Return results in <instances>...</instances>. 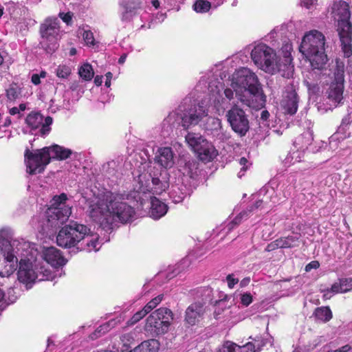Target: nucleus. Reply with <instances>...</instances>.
Returning <instances> with one entry per match:
<instances>
[{
	"label": "nucleus",
	"mask_w": 352,
	"mask_h": 352,
	"mask_svg": "<svg viewBox=\"0 0 352 352\" xmlns=\"http://www.w3.org/2000/svg\"><path fill=\"white\" fill-rule=\"evenodd\" d=\"M14 232L10 228L0 229V257L3 258L0 271L2 278H9L19 267L18 280L26 285L35 280H53L55 275L47 267L65 265L67 260L59 250L50 247L38 255L29 241L14 239Z\"/></svg>",
	"instance_id": "1"
},
{
	"label": "nucleus",
	"mask_w": 352,
	"mask_h": 352,
	"mask_svg": "<svg viewBox=\"0 0 352 352\" xmlns=\"http://www.w3.org/2000/svg\"><path fill=\"white\" fill-rule=\"evenodd\" d=\"M123 199L122 195L107 190H98L86 200V212L103 228H109L116 222L128 223L135 212Z\"/></svg>",
	"instance_id": "2"
},
{
	"label": "nucleus",
	"mask_w": 352,
	"mask_h": 352,
	"mask_svg": "<svg viewBox=\"0 0 352 352\" xmlns=\"http://www.w3.org/2000/svg\"><path fill=\"white\" fill-rule=\"evenodd\" d=\"M155 161L162 168H159L151 164H146V172L138 175L139 183L143 192H153L160 195L168 188V177L166 169L170 168L175 164L174 153L170 147H161L157 149Z\"/></svg>",
	"instance_id": "3"
},
{
	"label": "nucleus",
	"mask_w": 352,
	"mask_h": 352,
	"mask_svg": "<svg viewBox=\"0 0 352 352\" xmlns=\"http://www.w3.org/2000/svg\"><path fill=\"white\" fill-rule=\"evenodd\" d=\"M231 86L239 100L252 108H258L265 102V97L256 75L243 67L232 75Z\"/></svg>",
	"instance_id": "4"
},
{
	"label": "nucleus",
	"mask_w": 352,
	"mask_h": 352,
	"mask_svg": "<svg viewBox=\"0 0 352 352\" xmlns=\"http://www.w3.org/2000/svg\"><path fill=\"white\" fill-rule=\"evenodd\" d=\"M96 234H91L90 229L83 224L75 221L65 226L56 236L58 245L70 248L76 245L80 250L97 252L100 245Z\"/></svg>",
	"instance_id": "5"
},
{
	"label": "nucleus",
	"mask_w": 352,
	"mask_h": 352,
	"mask_svg": "<svg viewBox=\"0 0 352 352\" xmlns=\"http://www.w3.org/2000/svg\"><path fill=\"white\" fill-rule=\"evenodd\" d=\"M251 57L255 65L265 72L272 74L280 72L287 78L293 76L294 66L290 56H285L283 60H278L274 50L265 44L256 45L252 50Z\"/></svg>",
	"instance_id": "6"
},
{
	"label": "nucleus",
	"mask_w": 352,
	"mask_h": 352,
	"mask_svg": "<svg viewBox=\"0 0 352 352\" xmlns=\"http://www.w3.org/2000/svg\"><path fill=\"white\" fill-rule=\"evenodd\" d=\"M72 154V151L58 145L44 147L41 149L25 151V161L27 166V172L31 175L42 173L46 166L50 162V160H65Z\"/></svg>",
	"instance_id": "7"
},
{
	"label": "nucleus",
	"mask_w": 352,
	"mask_h": 352,
	"mask_svg": "<svg viewBox=\"0 0 352 352\" xmlns=\"http://www.w3.org/2000/svg\"><path fill=\"white\" fill-rule=\"evenodd\" d=\"M299 51L309 60L313 69H322L327 63L325 36L318 30H311L302 38Z\"/></svg>",
	"instance_id": "8"
},
{
	"label": "nucleus",
	"mask_w": 352,
	"mask_h": 352,
	"mask_svg": "<svg viewBox=\"0 0 352 352\" xmlns=\"http://www.w3.org/2000/svg\"><path fill=\"white\" fill-rule=\"evenodd\" d=\"M331 15L337 22V32L340 37L342 50L345 56L352 54V24L348 3L343 1H334Z\"/></svg>",
	"instance_id": "9"
},
{
	"label": "nucleus",
	"mask_w": 352,
	"mask_h": 352,
	"mask_svg": "<svg viewBox=\"0 0 352 352\" xmlns=\"http://www.w3.org/2000/svg\"><path fill=\"white\" fill-rule=\"evenodd\" d=\"M208 111L203 104H188V100L179 106L175 112H173L167 118V122H170L176 116L179 121V124L184 129L195 126L208 116Z\"/></svg>",
	"instance_id": "10"
},
{
	"label": "nucleus",
	"mask_w": 352,
	"mask_h": 352,
	"mask_svg": "<svg viewBox=\"0 0 352 352\" xmlns=\"http://www.w3.org/2000/svg\"><path fill=\"white\" fill-rule=\"evenodd\" d=\"M67 197L65 193L54 196L51 206L47 211V226L52 230L63 224L72 213V207L67 204Z\"/></svg>",
	"instance_id": "11"
},
{
	"label": "nucleus",
	"mask_w": 352,
	"mask_h": 352,
	"mask_svg": "<svg viewBox=\"0 0 352 352\" xmlns=\"http://www.w3.org/2000/svg\"><path fill=\"white\" fill-rule=\"evenodd\" d=\"M173 320L172 311L166 307H161L146 318L144 329L152 336L164 334L168 331Z\"/></svg>",
	"instance_id": "12"
},
{
	"label": "nucleus",
	"mask_w": 352,
	"mask_h": 352,
	"mask_svg": "<svg viewBox=\"0 0 352 352\" xmlns=\"http://www.w3.org/2000/svg\"><path fill=\"white\" fill-rule=\"evenodd\" d=\"M40 44L47 53L54 52L58 47L59 25L57 19H47L41 26Z\"/></svg>",
	"instance_id": "13"
},
{
	"label": "nucleus",
	"mask_w": 352,
	"mask_h": 352,
	"mask_svg": "<svg viewBox=\"0 0 352 352\" xmlns=\"http://www.w3.org/2000/svg\"><path fill=\"white\" fill-rule=\"evenodd\" d=\"M25 122L32 134L45 137L49 134L51 130L50 125L52 124V118L50 116L44 118L41 113H31L27 116Z\"/></svg>",
	"instance_id": "14"
},
{
	"label": "nucleus",
	"mask_w": 352,
	"mask_h": 352,
	"mask_svg": "<svg viewBox=\"0 0 352 352\" xmlns=\"http://www.w3.org/2000/svg\"><path fill=\"white\" fill-rule=\"evenodd\" d=\"M226 117L236 133L244 135L249 130V121L243 109L234 106L228 111Z\"/></svg>",
	"instance_id": "15"
},
{
	"label": "nucleus",
	"mask_w": 352,
	"mask_h": 352,
	"mask_svg": "<svg viewBox=\"0 0 352 352\" xmlns=\"http://www.w3.org/2000/svg\"><path fill=\"white\" fill-rule=\"evenodd\" d=\"M141 0H120V19L122 22L128 23L138 15V10L142 9Z\"/></svg>",
	"instance_id": "16"
},
{
	"label": "nucleus",
	"mask_w": 352,
	"mask_h": 352,
	"mask_svg": "<svg viewBox=\"0 0 352 352\" xmlns=\"http://www.w3.org/2000/svg\"><path fill=\"white\" fill-rule=\"evenodd\" d=\"M299 98L296 91V87L291 85L286 87L281 102V106L286 113L294 115L298 107Z\"/></svg>",
	"instance_id": "17"
},
{
	"label": "nucleus",
	"mask_w": 352,
	"mask_h": 352,
	"mask_svg": "<svg viewBox=\"0 0 352 352\" xmlns=\"http://www.w3.org/2000/svg\"><path fill=\"white\" fill-rule=\"evenodd\" d=\"M205 311L206 309L202 302H196L192 303L187 307L185 311V322L190 326L198 324L203 319Z\"/></svg>",
	"instance_id": "18"
},
{
	"label": "nucleus",
	"mask_w": 352,
	"mask_h": 352,
	"mask_svg": "<svg viewBox=\"0 0 352 352\" xmlns=\"http://www.w3.org/2000/svg\"><path fill=\"white\" fill-rule=\"evenodd\" d=\"M150 216L153 219H159L167 212V206L156 197L151 200Z\"/></svg>",
	"instance_id": "19"
},
{
	"label": "nucleus",
	"mask_w": 352,
	"mask_h": 352,
	"mask_svg": "<svg viewBox=\"0 0 352 352\" xmlns=\"http://www.w3.org/2000/svg\"><path fill=\"white\" fill-rule=\"evenodd\" d=\"M185 140L189 147L195 153L199 151L203 146V144H206V142H208L200 133L193 132L188 133L185 136Z\"/></svg>",
	"instance_id": "20"
},
{
	"label": "nucleus",
	"mask_w": 352,
	"mask_h": 352,
	"mask_svg": "<svg viewBox=\"0 0 352 352\" xmlns=\"http://www.w3.org/2000/svg\"><path fill=\"white\" fill-rule=\"evenodd\" d=\"M199 158L205 162L212 161L217 155V150L208 141L196 152Z\"/></svg>",
	"instance_id": "21"
},
{
	"label": "nucleus",
	"mask_w": 352,
	"mask_h": 352,
	"mask_svg": "<svg viewBox=\"0 0 352 352\" xmlns=\"http://www.w3.org/2000/svg\"><path fill=\"white\" fill-rule=\"evenodd\" d=\"M344 85L342 83L331 82L327 91V98L333 102L334 105L340 103L342 98Z\"/></svg>",
	"instance_id": "22"
},
{
	"label": "nucleus",
	"mask_w": 352,
	"mask_h": 352,
	"mask_svg": "<svg viewBox=\"0 0 352 352\" xmlns=\"http://www.w3.org/2000/svg\"><path fill=\"white\" fill-rule=\"evenodd\" d=\"M313 140V131L309 129L296 138L294 144L298 150L304 151L311 144Z\"/></svg>",
	"instance_id": "23"
},
{
	"label": "nucleus",
	"mask_w": 352,
	"mask_h": 352,
	"mask_svg": "<svg viewBox=\"0 0 352 352\" xmlns=\"http://www.w3.org/2000/svg\"><path fill=\"white\" fill-rule=\"evenodd\" d=\"M204 129L208 131H210L214 136L221 138L222 126L221 121L219 118L208 117L204 124Z\"/></svg>",
	"instance_id": "24"
},
{
	"label": "nucleus",
	"mask_w": 352,
	"mask_h": 352,
	"mask_svg": "<svg viewBox=\"0 0 352 352\" xmlns=\"http://www.w3.org/2000/svg\"><path fill=\"white\" fill-rule=\"evenodd\" d=\"M263 202H265L267 203V200H258L255 202L254 205V206H252L250 207V208L248 209V210H244L241 212H240L228 225V230L230 231L231 230H232L234 226L239 225L242 219L243 218H247L248 217V214H249V212H252L254 210V208H258L260 207H261L262 204H263Z\"/></svg>",
	"instance_id": "25"
},
{
	"label": "nucleus",
	"mask_w": 352,
	"mask_h": 352,
	"mask_svg": "<svg viewBox=\"0 0 352 352\" xmlns=\"http://www.w3.org/2000/svg\"><path fill=\"white\" fill-rule=\"evenodd\" d=\"M334 293L344 294L352 290V278H340L331 285Z\"/></svg>",
	"instance_id": "26"
},
{
	"label": "nucleus",
	"mask_w": 352,
	"mask_h": 352,
	"mask_svg": "<svg viewBox=\"0 0 352 352\" xmlns=\"http://www.w3.org/2000/svg\"><path fill=\"white\" fill-rule=\"evenodd\" d=\"M160 343L155 339L145 340L135 347L133 352H158Z\"/></svg>",
	"instance_id": "27"
},
{
	"label": "nucleus",
	"mask_w": 352,
	"mask_h": 352,
	"mask_svg": "<svg viewBox=\"0 0 352 352\" xmlns=\"http://www.w3.org/2000/svg\"><path fill=\"white\" fill-rule=\"evenodd\" d=\"M300 234L294 233L286 237L279 239V247L280 248H292L298 247L300 243Z\"/></svg>",
	"instance_id": "28"
},
{
	"label": "nucleus",
	"mask_w": 352,
	"mask_h": 352,
	"mask_svg": "<svg viewBox=\"0 0 352 352\" xmlns=\"http://www.w3.org/2000/svg\"><path fill=\"white\" fill-rule=\"evenodd\" d=\"M333 81L336 84L342 83L344 85V63L336 60V65L333 67Z\"/></svg>",
	"instance_id": "29"
},
{
	"label": "nucleus",
	"mask_w": 352,
	"mask_h": 352,
	"mask_svg": "<svg viewBox=\"0 0 352 352\" xmlns=\"http://www.w3.org/2000/svg\"><path fill=\"white\" fill-rule=\"evenodd\" d=\"M314 316L317 320L326 322L332 318V313L329 307H320L316 309Z\"/></svg>",
	"instance_id": "30"
},
{
	"label": "nucleus",
	"mask_w": 352,
	"mask_h": 352,
	"mask_svg": "<svg viewBox=\"0 0 352 352\" xmlns=\"http://www.w3.org/2000/svg\"><path fill=\"white\" fill-rule=\"evenodd\" d=\"M116 322L115 320H110L106 323H104L99 326L96 330L90 336L92 340L96 339L100 337L102 335L108 332L111 327L116 324Z\"/></svg>",
	"instance_id": "31"
},
{
	"label": "nucleus",
	"mask_w": 352,
	"mask_h": 352,
	"mask_svg": "<svg viewBox=\"0 0 352 352\" xmlns=\"http://www.w3.org/2000/svg\"><path fill=\"white\" fill-rule=\"evenodd\" d=\"M79 76L85 81H90L94 75L92 66L89 63H85L78 69Z\"/></svg>",
	"instance_id": "32"
},
{
	"label": "nucleus",
	"mask_w": 352,
	"mask_h": 352,
	"mask_svg": "<svg viewBox=\"0 0 352 352\" xmlns=\"http://www.w3.org/2000/svg\"><path fill=\"white\" fill-rule=\"evenodd\" d=\"M230 104V100L222 98L221 96L218 98H215L214 100V106L218 115L223 114L225 110L229 107Z\"/></svg>",
	"instance_id": "33"
},
{
	"label": "nucleus",
	"mask_w": 352,
	"mask_h": 352,
	"mask_svg": "<svg viewBox=\"0 0 352 352\" xmlns=\"http://www.w3.org/2000/svg\"><path fill=\"white\" fill-rule=\"evenodd\" d=\"M21 89L16 84H12L6 89V96L9 100L14 101L21 96Z\"/></svg>",
	"instance_id": "34"
},
{
	"label": "nucleus",
	"mask_w": 352,
	"mask_h": 352,
	"mask_svg": "<svg viewBox=\"0 0 352 352\" xmlns=\"http://www.w3.org/2000/svg\"><path fill=\"white\" fill-rule=\"evenodd\" d=\"M324 342V339L322 336H317L312 340H311L308 344L305 345L303 348H301L302 352H310L320 346L322 342Z\"/></svg>",
	"instance_id": "35"
},
{
	"label": "nucleus",
	"mask_w": 352,
	"mask_h": 352,
	"mask_svg": "<svg viewBox=\"0 0 352 352\" xmlns=\"http://www.w3.org/2000/svg\"><path fill=\"white\" fill-rule=\"evenodd\" d=\"M72 73V69L66 65H60L55 70L56 76L59 78L67 79Z\"/></svg>",
	"instance_id": "36"
},
{
	"label": "nucleus",
	"mask_w": 352,
	"mask_h": 352,
	"mask_svg": "<svg viewBox=\"0 0 352 352\" xmlns=\"http://www.w3.org/2000/svg\"><path fill=\"white\" fill-rule=\"evenodd\" d=\"M193 7L194 10L197 12L203 13L206 12L210 10L211 3L208 1L197 0L194 4Z\"/></svg>",
	"instance_id": "37"
},
{
	"label": "nucleus",
	"mask_w": 352,
	"mask_h": 352,
	"mask_svg": "<svg viewBox=\"0 0 352 352\" xmlns=\"http://www.w3.org/2000/svg\"><path fill=\"white\" fill-rule=\"evenodd\" d=\"M133 333H127L121 336L120 341L123 346L125 348L124 350H127L130 345L133 342L135 338Z\"/></svg>",
	"instance_id": "38"
},
{
	"label": "nucleus",
	"mask_w": 352,
	"mask_h": 352,
	"mask_svg": "<svg viewBox=\"0 0 352 352\" xmlns=\"http://www.w3.org/2000/svg\"><path fill=\"white\" fill-rule=\"evenodd\" d=\"M163 298V295H159L157 297L152 299L149 301L144 307V308L149 313L152 309H153L159 303L161 302Z\"/></svg>",
	"instance_id": "39"
},
{
	"label": "nucleus",
	"mask_w": 352,
	"mask_h": 352,
	"mask_svg": "<svg viewBox=\"0 0 352 352\" xmlns=\"http://www.w3.org/2000/svg\"><path fill=\"white\" fill-rule=\"evenodd\" d=\"M267 193L270 194V201L274 204H278L280 201V202L284 201L290 195V192H284V200H282L280 198H278L277 197V195H276V193L274 192V190L273 189H272L270 190V192L267 191Z\"/></svg>",
	"instance_id": "40"
},
{
	"label": "nucleus",
	"mask_w": 352,
	"mask_h": 352,
	"mask_svg": "<svg viewBox=\"0 0 352 352\" xmlns=\"http://www.w3.org/2000/svg\"><path fill=\"white\" fill-rule=\"evenodd\" d=\"M148 311L144 307L142 310L136 312L129 320L131 324H133L144 318L147 314Z\"/></svg>",
	"instance_id": "41"
},
{
	"label": "nucleus",
	"mask_w": 352,
	"mask_h": 352,
	"mask_svg": "<svg viewBox=\"0 0 352 352\" xmlns=\"http://www.w3.org/2000/svg\"><path fill=\"white\" fill-rule=\"evenodd\" d=\"M82 38L87 45H94L95 39L94 37V34L91 31L84 30L82 33Z\"/></svg>",
	"instance_id": "42"
},
{
	"label": "nucleus",
	"mask_w": 352,
	"mask_h": 352,
	"mask_svg": "<svg viewBox=\"0 0 352 352\" xmlns=\"http://www.w3.org/2000/svg\"><path fill=\"white\" fill-rule=\"evenodd\" d=\"M218 352H236V344L228 341L219 349Z\"/></svg>",
	"instance_id": "43"
},
{
	"label": "nucleus",
	"mask_w": 352,
	"mask_h": 352,
	"mask_svg": "<svg viewBox=\"0 0 352 352\" xmlns=\"http://www.w3.org/2000/svg\"><path fill=\"white\" fill-rule=\"evenodd\" d=\"M236 352H255V346L251 342L240 346L236 344Z\"/></svg>",
	"instance_id": "44"
},
{
	"label": "nucleus",
	"mask_w": 352,
	"mask_h": 352,
	"mask_svg": "<svg viewBox=\"0 0 352 352\" xmlns=\"http://www.w3.org/2000/svg\"><path fill=\"white\" fill-rule=\"evenodd\" d=\"M252 302V296L250 293L246 292L241 295V302L245 306L248 307Z\"/></svg>",
	"instance_id": "45"
},
{
	"label": "nucleus",
	"mask_w": 352,
	"mask_h": 352,
	"mask_svg": "<svg viewBox=\"0 0 352 352\" xmlns=\"http://www.w3.org/2000/svg\"><path fill=\"white\" fill-rule=\"evenodd\" d=\"M4 294H6L4 293ZM16 298H17V296L15 295L14 289L10 287L8 290L7 296L5 295L4 298L3 300H5V301H8V303H12V302H15Z\"/></svg>",
	"instance_id": "46"
},
{
	"label": "nucleus",
	"mask_w": 352,
	"mask_h": 352,
	"mask_svg": "<svg viewBox=\"0 0 352 352\" xmlns=\"http://www.w3.org/2000/svg\"><path fill=\"white\" fill-rule=\"evenodd\" d=\"M239 164L241 166V170L238 173V177L239 178H241L244 175V172L247 170V168L248 167V162L246 158L241 157L239 160Z\"/></svg>",
	"instance_id": "47"
},
{
	"label": "nucleus",
	"mask_w": 352,
	"mask_h": 352,
	"mask_svg": "<svg viewBox=\"0 0 352 352\" xmlns=\"http://www.w3.org/2000/svg\"><path fill=\"white\" fill-rule=\"evenodd\" d=\"M170 196L175 203H179L184 198V194L183 192H179L177 194L175 189L172 190L170 193Z\"/></svg>",
	"instance_id": "48"
},
{
	"label": "nucleus",
	"mask_w": 352,
	"mask_h": 352,
	"mask_svg": "<svg viewBox=\"0 0 352 352\" xmlns=\"http://www.w3.org/2000/svg\"><path fill=\"white\" fill-rule=\"evenodd\" d=\"M352 121V117L350 113L346 115L342 120V123L340 126V129H344Z\"/></svg>",
	"instance_id": "49"
},
{
	"label": "nucleus",
	"mask_w": 352,
	"mask_h": 352,
	"mask_svg": "<svg viewBox=\"0 0 352 352\" xmlns=\"http://www.w3.org/2000/svg\"><path fill=\"white\" fill-rule=\"evenodd\" d=\"M72 14L71 12L64 13V12H60L59 16L60 18L67 25H69L72 19Z\"/></svg>",
	"instance_id": "50"
},
{
	"label": "nucleus",
	"mask_w": 352,
	"mask_h": 352,
	"mask_svg": "<svg viewBox=\"0 0 352 352\" xmlns=\"http://www.w3.org/2000/svg\"><path fill=\"white\" fill-rule=\"evenodd\" d=\"M228 285L230 288H233L234 286L239 283V279L234 277L233 274H229L226 277Z\"/></svg>",
	"instance_id": "51"
},
{
	"label": "nucleus",
	"mask_w": 352,
	"mask_h": 352,
	"mask_svg": "<svg viewBox=\"0 0 352 352\" xmlns=\"http://www.w3.org/2000/svg\"><path fill=\"white\" fill-rule=\"evenodd\" d=\"M279 239H276V241L270 243V244L267 245V248H266V251L267 252H270V251H272L276 248H280L279 247Z\"/></svg>",
	"instance_id": "52"
},
{
	"label": "nucleus",
	"mask_w": 352,
	"mask_h": 352,
	"mask_svg": "<svg viewBox=\"0 0 352 352\" xmlns=\"http://www.w3.org/2000/svg\"><path fill=\"white\" fill-rule=\"evenodd\" d=\"M234 89L231 87V88H226L224 90V95L226 98L228 100H231L234 98Z\"/></svg>",
	"instance_id": "53"
},
{
	"label": "nucleus",
	"mask_w": 352,
	"mask_h": 352,
	"mask_svg": "<svg viewBox=\"0 0 352 352\" xmlns=\"http://www.w3.org/2000/svg\"><path fill=\"white\" fill-rule=\"evenodd\" d=\"M322 292H323V298H324L325 300L330 299L334 294H337V293H334L331 290V287L324 289Z\"/></svg>",
	"instance_id": "54"
},
{
	"label": "nucleus",
	"mask_w": 352,
	"mask_h": 352,
	"mask_svg": "<svg viewBox=\"0 0 352 352\" xmlns=\"http://www.w3.org/2000/svg\"><path fill=\"white\" fill-rule=\"evenodd\" d=\"M320 266L318 261H311L309 264H307L305 267V271L309 272L311 269H317Z\"/></svg>",
	"instance_id": "55"
},
{
	"label": "nucleus",
	"mask_w": 352,
	"mask_h": 352,
	"mask_svg": "<svg viewBox=\"0 0 352 352\" xmlns=\"http://www.w3.org/2000/svg\"><path fill=\"white\" fill-rule=\"evenodd\" d=\"M301 153L299 152L298 151H294L292 152V153H290V157L292 158V160H294V162H300L301 161Z\"/></svg>",
	"instance_id": "56"
},
{
	"label": "nucleus",
	"mask_w": 352,
	"mask_h": 352,
	"mask_svg": "<svg viewBox=\"0 0 352 352\" xmlns=\"http://www.w3.org/2000/svg\"><path fill=\"white\" fill-rule=\"evenodd\" d=\"M351 349V346L346 344L337 350H329L328 352H348Z\"/></svg>",
	"instance_id": "57"
},
{
	"label": "nucleus",
	"mask_w": 352,
	"mask_h": 352,
	"mask_svg": "<svg viewBox=\"0 0 352 352\" xmlns=\"http://www.w3.org/2000/svg\"><path fill=\"white\" fill-rule=\"evenodd\" d=\"M317 0H300L301 3L307 8H309Z\"/></svg>",
	"instance_id": "58"
},
{
	"label": "nucleus",
	"mask_w": 352,
	"mask_h": 352,
	"mask_svg": "<svg viewBox=\"0 0 352 352\" xmlns=\"http://www.w3.org/2000/svg\"><path fill=\"white\" fill-rule=\"evenodd\" d=\"M165 19V15L164 14H157L155 19L152 20V21H154L155 23H161Z\"/></svg>",
	"instance_id": "59"
},
{
	"label": "nucleus",
	"mask_w": 352,
	"mask_h": 352,
	"mask_svg": "<svg viewBox=\"0 0 352 352\" xmlns=\"http://www.w3.org/2000/svg\"><path fill=\"white\" fill-rule=\"evenodd\" d=\"M32 82L36 85L41 83L40 76L37 74H34L32 76Z\"/></svg>",
	"instance_id": "60"
},
{
	"label": "nucleus",
	"mask_w": 352,
	"mask_h": 352,
	"mask_svg": "<svg viewBox=\"0 0 352 352\" xmlns=\"http://www.w3.org/2000/svg\"><path fill=\"white\" fill-rule=\"evenodd\" d=\"M106 76V81H105V85L109 87L111 85V80L113 77V74L111 72H107L105 75Z\"/></svg>",
	"instance_id": "61"
},
{
	"label": "nucleus",
	"mask_w": 352,
	"mask_h": 352,
	"mask_svg": "<svg viewBox=\"0 0 352 352\" xmlns=\"http://www.w3.org/2000/svg\"><path fill=\"white\" fill-rule=\"evenodd\" d=\"M337 140H338V138H337L336 134L333 135L330 138L329 144H330V146L331 148L333 147L334 146H336V141H337Z\"/></svg>",
	"instance_id": "62"
},
{
	"label": "nucleus",
	"mask_w": 352,
	"mask_h": 352,
	"mask_svg": "<svg viewBox=\"0 0 352 352\" xmlns=\"http://www.w3.org/2000/svg\"><path fill=\"white\" fill-rule=\"evenodd\" d=\"M4 283L5 280H3V282H0V302L4 298L5 296L3 292Z\"/></svg>",
	"instance_id": "63"
},
{
	"label": "nucleus",
	"mask_w": 352,
	"mask_h": 352,
	"mask_svg": "<svg viewBox=\"0 0 352 352\" xmlns=\"http://www.w3.org/2000/svg\"><path fill=\"white\" fill-rule=\"evenodd\" d=\"M102 82V76H96L94 78V83L97 86H100Z\"/></svg>",
	"instance_id": "64"
}]
</instances>
